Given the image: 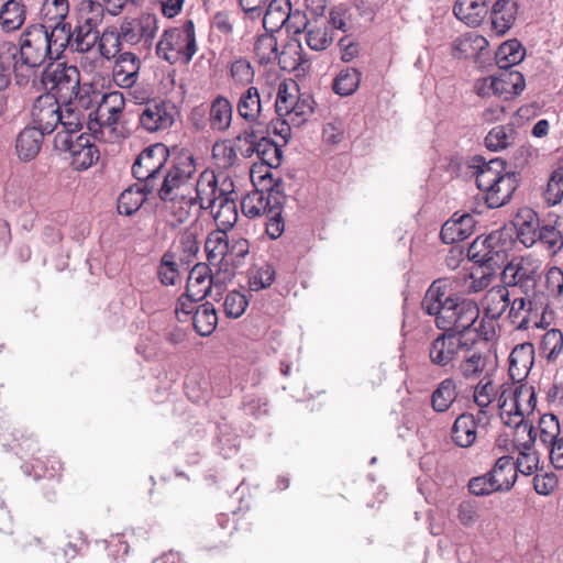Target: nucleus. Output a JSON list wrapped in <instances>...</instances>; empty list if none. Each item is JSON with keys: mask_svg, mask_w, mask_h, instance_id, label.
Segmentation results:
<instances>
[{"mask_svg": "<svg viewBox=\"0 0 563 563\" xmlns=\"http://www.w3.org/2000/svg\"><path fill=\"white\" fill-rule=\"evenodd\" d=\"M249 252L250 244L246 239L229 241L228 263L231 262L234 266H240Z\"/></svg>", "mask_w": 563, "mask_h": 563, "instance_id": "nucleus-64", "label": "nucleus"}, {"mask_svg": "<svg viewBox=\"0 0 563 563\" xmlns=\"http://www.w3.org/2000/svg\"><path fill=\"white\" fill-rule=\"evenodd\" d=\"M210 268L207 264L198 263L189 273L186 291L197 292L198 289L211 288L212 276L209 275Z\"/></svg>", "mask_w": 563, "mask_h": 563, "instance_id": "nucleus-49", "label": "nucleus"}, {"mask_svg": "<svg viewBox=\"0 0 563 563\" xmlns=\"http://www.w3.org/2000/svg\"><path fill=\"white\" fill-rule=\"evenodd\" d=\"M114 58L113 78L115 82L123 88L132 87L139 77L141 60L131 52L119 53Z\"/></svg>", "mask_w": 563, "mask_h": 563, "instance_id": "nucleus-20", "label": "nucleus"}, {"mask_svg": "<svg viewBox=\"0 0 563 563\" xmlns=\"http://www.w3.org/2000/svg\"><path fill=\"white\" fill-rule=\"evenodd\" d=\"M503 175L501 179L498 180V187L490 189L488 195L484 197L489 209H497L507 205L519 187L521 175L518 174V170H508L507 168Z\"/></svg>", "mask_w": 563, "mask_h": 563, "instance_id": "nucleus-16", "label": "nucleus"}, {"mask_svg": "<svg viewBox=\"0 0 563 563\" xmlns=\"http://www.w3.org/2000/svg\"><path fill=\"white\" fill-rule=\"evenodd\" d=\"M519 456L515 461V465L517 467L518 473L523 476H529L534 472L541 471L539 468L540 455L537 451H526L525 449H520Z\"/></svg>", "mask_w": 563, "mask_h": 563, "instance_id": "nucleus-53", "label": "nucleus"}, {"mask_svg": "<svg viewBox=\"0 0 563 563\" xmlns=\"http://www.w3.org/2000/svg\"><path fill=\"white\" fill-rule=\"evenodd\" d=\"M239 115L247 123H256L263 125L258 120L262 115L263 107L260 91L256 87L251 86L242 92L236 104Z\"/></svg>", "mask_w": 563, "mask_h": 563, "instance_id": "nucleus-25", "label": "nucleus"}, {"mask_svg": "<svg viewBox=\"0 0 563 563\" xmlns=\"http://www.w3.org/2000/svg\"><path fill=\"white\" fill-rule=\"evenodd\" d=\"M196 173L194 154L184 147L174 146V156L170 164L162 172L159 180L153 183V196L167 205L180 194L194 189L190 179Z\"/></svg>", "mask_w": 563, "mask_h": 563, "instance_id": "nucleus-2", "label": "nucleus"}, {"mask_svg": "<svg viewBox=\"0 0 563 563\" xmlns=\"http://www.w3.org/2000/svg\"><path fill=\"white\" fill-rule=\"evenodd\" d=\"M136 26L139 32V41L142 38L146 44H151L158 29L156 15L151 13L142 14L136 20Z\"/></svg>", "mask_w": 563, "mask_h": 563, "instance_id": "nucleus-60", "label": "nucleus"}, {"mask_svg": "<svg viewBox=\"0 0 563 563\" xmlns=\"http://www.w3.org/2000/svg\"><path fill=\"white\" fill-rule=\"evenodd\" d=\"M307 12L300 10L292 11L289 19L290 26L294 29L295 34L308 31L307 27L311 20H317V9L314 8V0H305Z\"/></svg>", "mask_w": 563, "mask_h": 563, "instance_id": "nucleus-51", "label": "nucleus"}, {"mask_svg": "<svg viewBox=\"0 0 563 563\" xmlns=\"http://www.w3.org/2000/svg\"><path fill=\"white\" fill-rule=\"evenodd\" d=\"M265 205H267V214H282L286 201L284 194L283 179L276 180L271 186L266 187Z\"/></svg>", "mask_w": 563, "mask_h": 563, "instance_id": "nucleus-48", "label": "nucleus"}, {"mask_svg": "<svg viewBox=\"0 0 563 563\" xmlns=\"http://www.w3.org/2000/svg\"><path fill=\"white\" fill-rule=\"evenodd\" d=\"M276 272L272 264L254 265L249 273V286L252 291L268 288L275 280Z\"/></svg>", "mask_w": 563, "mask_h": 563, "instance_id": "nucleus-40", "label": "nucleus"}, {"mask_svg": "<svg viewBox=\"0 0 563 563\" xmlns=\"http://www.w3.org/2000/svg\"><path fill=\"white\" fill-rule=\"evenodd\" d=\"M99 158V150L95 143L71 157V166L76 170L88 169Z\"/></svg>", "mask_w": 563, "mask_h": 563, "instance_id": "nucleus-61", "label": "nucleus"}, {"mask_svg": "<svg viewBox=\"0 0 563 563\" xmlns=\"http://www.w3.org/2000/svg\"><path fill=\"white\" fill-rule=\"evenodd\" d=\"M205 251L209 264H228L229 239L223 230L209 233L205 242Z\"/></svg>", "mask_w": 563, "mask_h": 563, "instance_id": "nucleus-31", "label": "nucleus"}, {"mask_svg": "<svg viewBox=\"0 0 563 563\" xmlns=\"http://www.w3.org/2000/svg\"><path fill=\"white\" fill-rule=\"evenodd\" d=\"M488 475L497 481V485L499 484L501 486V493L510 492L518 478V471L514 457L503 455L497 459L494 466L488 471Z\"/></svg>", "mask_w": 563, "mask_h": 563, "instance_id": "nucleus-28", "label": "nucleus"}, {"mask_svg": "<svg viewBox=\"0 0 563 563\" xmlns=\"http://www.w3.org/2000/svg\"><path fill=\"white\" fill-rule=\"evenodd\" d=\"M511 223H516L518 241L526 247H531L537 242L540 225L539 217L533 209L520 208Z\"/></svg>", "mask_w": 563, "mask_h": 563, "instance_id": "nucleus-22", "label": "nucleus"}, {"mask_svg": "<svg viewBox=\"0 0 563 563\" xmlns=\"http://www.w3.org/2000/svg\"><path fill=\"white\" fill-rule=\"evenodd\" d=\"M488 355H484L481 352H473L460 362L457 371L466 378L478 377L486 367Z\"/></svg>", "mask_w": 563, "mask_h": 563, "instance_id": "nucleus-43", "label": "nucleus"}, {"mask_svg": "<svg viewBox=\"0 0 563 563\" xmlns=\"http://www.w3.org/2000/svg\"><path fill=\"white\" fill-rule=\"evenodd\" d=\"M457 518L464 527L474 526L478 519V505L475 500H463L457 508Z\"/></svg>", "mask_w": 563, "mask_h": 563, "instance_id": "nucleus-63", "label": "nucleus"}, {"mask_svg": "<svg viewBox=\"0 0 563 563\" xmlns=\"http://www.w3.org/2000/svg\"><path fill=\"white\" fill-rule=\"evenodd\" d=\"M457 397L456 384L453 378L443 379L431 395L432 409L438 413L449 410Z\"/></svg>", "mask_w": 563, "mask_h": 563, "instance_id": "nucleus-37", "label": "nucleus"}, {"mask_svg": "<svg viewBox=\"0 0 563 563\" xmlns=\"http://www.w3.org/2000/svg\"><path fill=\"white\" fill-rule=\"evenodd\" d=\"M258 146V158L263 165H266L268 168H277L280 166L283 159L282 145L277 144L269 136H261Z\"/></svg>", "mask_w": 563, "mask_h": 563, "instance_id": "nucleus-42", "label": "nucleus"}, {"mask_svg": "<svg viewBox=\"0 0 563 563\" xmlns=\"http://www.w3.org/2000/svg\"><path fill=\"white\" fill-rule=\"evenodd\" d=\"M152 195V190L144 188V184L137 181L125 189L118 199V211L120 214L130 217L134 214Z\"/></svg>", "mask_w": 563, "mask_h": 563, "instance_id": "nucleus-26", "label": "nucleus"}, {"mask_svg": "<svg viewBox=\"0 0 563 563\" xmlns=\"http://www.w3.org/2000/svg\"><path fill=\"white\" fill-rule=\"evenodd\" d=\"M174 156V146L168 147L163 143L146 146L135 158L132 165V175L144 184L147 190L153 189V183L159 180L166 164H170Z\"/></svg>", "mask_w": 563, "mask_h": 563, "instance_id": "nucleus-4", "label": "nucleus"}, {"mask_svg": "<svg viewBox=\"0 0 563 563\" xmlns=\"http://www.w3.org/2000/svg\"><path fill=\"white\" fill-rule=\"evenodd\" d=\"M81 112L67 109V122L58 130L54 137V148L60 153H69L70 157L91 145L92 136L80 132L82 129Z\"/></svg>", "mask_w": 563, "mask_h": 563, "instance_id": "nucleus-7", "label": "nucleus"}, {"mask_svg": "<svg viewBox=\"0 0 563 563\" xmlns=\"http://www.w3.org/2000/svg\"><path fill=\"white\" fill-rule=\"evenodd\" d=\"M234 190L230 192L220 191V196L212 198L209 200L207 209H213L217 201H219L218 210L213 214V219L217 223L218 230H223L225 232L230 231L238 221V209L236 203L234 201L233 195Z\"/></svg>", "mask_w": 563, "mask_h": 563, "instance_id": "nucleus-18", "label": "nucleus"}, {"mask_svg": "<svg viewBox=\"0 0 563 563\" xmlns=\"http://www.w3.org/2000/svg\"><path fill=\"white\" fill-rule=\"evenodd\" d=\"M476 223L473 214L456 211L450 220L443 223L440 239L444 244L464 241L475 232Z\"/></svg>", "mask_w": 563, "mask_h": 563, "instance_id": "nucleus-13", "label": "nucleus"}, {"mask_svg": "<svg viewBox=\"0 0 563 563\" xmlns=\"http://www.w3.org/2000/svg\"><path fill=\"white\" fill-rule=\"evenodd\" d=\"M44 134L33 126L24 128L18 135L15 141V151L19 158L23 162L34 159L42 147Z\"/></svg>", "mask_w": 563, "mask_h": 563, "instance_id": "nucleus-24", "label": "nucleus"}, {"mask_svg": "<svg viewBox=\"0 0 563 563\" xmlns=\"http://www.w3.org/2000/svg\"><path fill=\"white\" fill-rule=\"evenodd\" d=\"M421 308L426 314L435 318L439 330L453 333L456 339H463L479 317L476 301L455 291L448 278L432 282L421 301Z\"/></svg>", "mask_w": 563, "mask_h": 563, "instance_id": "nucleus-1", "label": "nucleus"}, {"mask_svg": "<svg viewBox=\"0 0 563 563\" xmlns=\"http://www.w3.org/2000/svg\"><path fill=\"white\" fill-rule=\"evenodd\" d=\"M173 216L179 223H185L191 217L196 219L200 216L201 209H207L202 205V199L198 188L189 189L180 194L175 200L167 203Z\"/></svg>", "mask_w": 563, "mask_h": 563, "instance_id": "nucleus-15", "label": "nucleus"}, {"mask_svg": "<svg viewBox=\"0 0 563 563\" xmlns=\"http://www.w3.org/2000/svg\"><path fill=\"white\" fill-rule=\"evenodd\" d=\"M464 165L472 169V175L475 177L476 187L485 196L488 195L490 189L498 187V180L504 176L503 174L508 168V162L501 157H494L489 161L482 155L468 156L464 159Z\"/></svg>", "mask_w": 563, "mask_h": 563, "instance_id": "nucleus-8", "label": "nucleus"}, {"mask_svg": "<svg viewBox=\"0 0 563 563\" xmlns=\"http://www.w3.org/2000/svg\"><path fill=\"white\" fill-rule=\"evenodd\" d=\"M525 57L526 48L516 37L503 42L495 52V62L498 68H514Z\"/></svg>", "mask_w": 563, "mask_h": 563, "instance_id": "nucleus-29", "label": "nucleus"}, {"mask_svg": "<svg viewBox=\"0 0 563 563\" xmlns=\"http://www.w3.org/2000/svg\"><path fill=\"white\" fill-rule=\"evenodd\" d=\"M299 42L288 43L282 52H278L277 38L271 32L257 36L254 44V54L261 65H268L277 62L282 69H287L286 57L291 52H297Z\"/></svg>", "mask_w": 563, "mask_h": 563, "instance_id": "nucleus-11", "label": "nucleus"}, {"mask_svg": "<svg viewBox=\"0 0 563 563\" xmlns=\"http://www.w3.org/2000/svg\"><path fill=\"white\" fill-rule=\"evenodd\" d=\"M233 107L223 96L216 97L210 106L209 121L212 130L227 131L232 122Z\"/></svg>", "mask_w": 563, "mask_h": 563, "instance_id": "nucleus-32", "label": "nucleus"}, {"mask_svg": "<svg viewBox=\"0 0 563 563\" xmlns=\"http://www.w3.org/2000/svg\"><path fill=\"white\" fill-rule=\"evenodd\" d=\"M20 60L29 68L42 66L46 59L57 60L46 42V29L43 24H32L20 36Z\"/></svg>", "mask_w": 563, "mask_h": 563, "instance_id": "nucleus-6", "label": "nucleus"}, {"mask_svg": "<svg viewBox=\"0 0 563 563\" xmlns=\"http://www.w3.org/2000/svg\"><path fill=\"white\" fill-rule=\"evenodd\" d=\"M34 461H35V463L32 464V468L34 471V477L36 479L41 478V477L51 479V478H55L56 476H58V472L62 468V463L57 459H55V457L48 459L47 463L49 465H47L43 461L42 456H35Z\"/></svg>", "mask_w": 563, "mask_h": 563, "instance_id": "nucleus-59", "label": "nucleus"}, {"mask_svg": "<svg viewBox=\"0 0 563 563\" xmlns=\"http://www.w3.org/2000/svg\"><path fill=\"white\" fill-rule=\"evenodd\" d=\"M476 339L471 342L461 338H454L453 333L442 331L430 344L429 357L432 364L440 366L448 372L454 368L453 361L457 357L460 350L472 351Z\"/></svg>", "mask_w": 563, "mask_h": 563, "instance_id": "nucleus-9", "label": "nucleus"}, {"mask_svg": "<svg viewBox=\"0 0 563 563\" xmlns=\"http://www.w3.org/2000/svg\"><path fill=\"white\" fill-rule=\"evenodd\" d=\"M360 82L361 73L355 68H346L333 79L332 89L336 95L347 97L357 90Z\"/></svg>", "mask_w": 563, "mask_h": 563, "instance_id": "nucleus-39", "label": "nucleus"}, {"mask_svg": "<svg viewBox=\"0 0 563 563\" xmlns=\"http://www.w3.org/2000/svg\"><path fill=\"white\" fill-rule=\"evenodd\" d=\"M517 136L512 123L494 126L485 136L484 144L490 152H500L514 144Z\"/></svg>", "mask_w": 563, "mask_h": 563, "instance_id": "nucleus-34", "label": "nucleus"}, {"mask_svg": "<svg viewBox=\"0 0 563 563\" xmlns=\"http://www.w3.org/2000/svg\"><path fill=\"white\" fill-rule=\"evenodd\" d=\"M218 314L214 306L206 301L197 306L192 316V325L200 336H209L217 328Z\"/></svg>", "mask_w": 563, "mask_h": 563, "instance_id": "nucleus-33", "label": "nucleus"}, {"mask_svg": "<svg viewBox=\"0 0 563 563\" xmlns=\"http://www.w3.org/2000/svg\"><path fill=\"white\" fill-rule=\"evenodd\" d=\"M467 489L471 495L476 497L501 493V486L499 484L497 485V481L493 479L492 476L488 475V472L470 478Z\"/></svg>", "mask_w": 563, "mask_h": 563, "instance_id": "nucleus-47", "label": "nucleus"}, {"mask_svg": "<svg viewBox=\"0 0 563 563\" xmlns=\"http://www.w3.org/2000/svg\"><path fill=\"white\" fill-rule=\"evenodd\" d=\"M519 5L516 0H496L493 4L489 19L492 30L497 36H504L515 24Z\"/></svg>", "mask_w": 563, "mask_h": 563, "instance_id": "nucleus-17", "label": "nucleus"}, {"mask_svg": "<svg viewBox=\"0 0 563 563\" xmlns=\"http://www.w3.org/2000/svg\"><path fill=\"white\" fill-rule=\"evenodd\" d=\"M25 21V5L22 0H8L0 10V24L5 32L19 30Z\"/></svg>", "mask_w": 563, "mask_h": 563, "instance_id": "nucleus-35", "label": "nucleus"}, {"mask_svg": "<svg viewBox=\"0 0 563 563\" xmlns=\"http://www.w3.org/2000/svg\"><path fill=\"white\" fill-rule=\"evenodd\" d=\"M104 15V8L99 1L81 0L76 12V23L98 31Z\"/></svg>", "mask_w": 563, "mask_h": 563, "instance_id": "nucleus-36", "label": "nucleus"}, {"mask_svg": "<svg viewBox=\"0 0 563 563\" xmlns=\"http://www.w3.org/2000/svg\"><path fill=\"white\" fill-rule=\"evenodd\" d=\"M479 420L476 421L475 416L470 412L461 413L452 424L451 439L453 443L460 448H470L476 440V429Z\"/></svg>", "mask_w": 563, "mask_h": 563, "instance_id": "nucleus-23", "label": "nucleus"}, {"mask_svg": "<svg viewBox=\"0 0 563 563\" xmlns=\"http://www.w3.org/2000/svg\"><path fill=\"white\" fill-rule=\"evenodd\" d=\"M179 35V31L177 29L165 30L162 38L156 45V54L158 57L165 59L169 64H175L178 59L177 53L173 52V38Z\"/></svg>", "mask_w": 563, "mask_h": 563, "instance_id": "nucleus-55", "label": "nucleus"}, {"mask_svg": "<svg viewBox=\"0 0 563 563\" xmlns=\"http://www.w3.org/2000/svg\"><path fill=\"white\" fill-rule=\"evenodd\" d=\"M42 82L48 90L46 96L62 103H70L80 92V74L76 66L58 63L54 68L46 67Z\"/></svg>", "mask_w": 563, "mask_h": 563, "instance_id": "nucleus-5", "label": "nucleus"}, {"mask_svg": "<svg viewBox=\"0 0 563 563\" xmlns=\"http://www.w3.org/2000/svg\"><path fill=\"white\" fill-rule=\"evenodd\" d=\"M99 51L100 54L107 58H114L120 53V35L117 31H107L99 35Z\"/></svg>", "mask_w": 563, "mask_h": 563, "instance_id": "nucleus-54", "label": "nucleus"}, {"mask_svg": "<svg viewBox=\"0 0 563 563\" xmlns=\"http://www.w3.org/2000/svg\"><path fill=\"white\" fill-rule=\"evenodd\" d=\"M209 292V287L205 289H198L197 292H188L181 295L176 303L175 313L180 322H185L186 319L181 318V314L188 317L195 314L196 303L202 300Z\"/></svg>", "mask_w": 563, "mask_h": 563, "instance_id": "nucleus-45", "label": "nucleus"}, {"mask_svg": "<svg viewBox=\"0 0 563 563\" xmlns=\"http://www.w3.org/2000/svg\"><path fill=\"white\" fill-rule=\"evenodd\" d=\"M533 489L538 495L549 496L558 487V476L553 472L540 473L538 471L532 479Z\"/></svg>", "mask_w": 563, "mask_h": 563, "instance_id": "nucleus-58", "label": "nucleus"}, {"mask_svg": "<svg viewBox=\"0 0 563 563\" xmlns=\"http://www.w3.org/2000/svg\"><path fill=\"white\" fill-rule=\"evenodd\" d=\"M46 29V42L53 52V57L59 59L66 48L70 46L71 23L67 18L59 15L54 23L44 24Z\"/></svg>", "mask_w": 563, "mask_h": 563, "instance_id": "nucleus-19", "label": "nucleus"}, {"mask_svg": "<svg viewBox=\"0 0 563 563\" xmlns=\"http://www.w3.org/2000/svg\"><path fill=\"white\" fill-rule=\"evenodd\" d=\"M71 33L69 49L78 53L89 52L99 37V31H93L78 23L71 26Z\"/></svg>", "mask_w": 563, "mask_h": 563, "instance_id": "nucleus-38", "label": "nucleus"}, {"mask_svg": "<svg viewBox=\"0 0 563 563\" xmlns=\"http://www.w3.org/2000/svg\"><path fill=\"white\" fill-rule=\"evenodd\" d=\"M498 69V74L489 76V79H492L490 88L495 90V96L509 101L521 95L526 88V79L522 73L514 68Z\"/></svg>", "mask_w": 563, "mask_h": 563, "instance_id": "nucleus-12", "label": "nucleus"}, {"mask_svg": "<svg viewBox=\"0 0 563 563\" xmlns=\"http://www.w3.org/2000/svg\"><path fill=\"white\" fill-rule=\"evenodd\" d=\"M174 123V117L164 102L148 103L140 114V124L147 132L166 130Z\"/></svg>", "mask_w": 563, "mask_h": 563, "instance_id": "nucleus-21", "label": "nucleus"}, {"mask_svg": "<svg viewBox=\"0 0 563 563\" xmlns=\"http://www.w3.org/2000/svg\"><path fill=\"white\" fill-rule=\"evenodd\" d=\"M291 15L290 0H272L263 16V26L266 32H278Z\"/></svg>", "mask_w": 563, "mask_h": 563, "instance_id": "nucleus-27", "label": "nucleus"}, {"mask_svg": "<svg viewBox=\"0 0 563 563\" xmlns=\"http://www.w3.org/2000/svg\"><path fill=\"white\" fill-rule=\"evenodd\" d=\"M60 103L51 96H40L32 108L33 128L38 129L44 135L53 133L58 126L67 122V112L63 113Z\"/></svg>", "mask_w": 563, "mask_h": 563, "instance_id": "nucleus-10", "label": "nucleus"}, {"mask_svg": "<svg viewBox=\"0 0 563 563\" xmlns=\"http://www.w3.org/2000/svg\"><path fill=\"white\" fill-rule=\"evenodd\" d=\"M518 241L516 223L508 221L487 235H478L468 246L466 257L471 262L489 263L503 266Z\"/></svg>", "mask_w": 563, "mask_h": 563, "instance_id": "nucleus-3", "label": "nucleus"}, {"mask_svg": "<svg viewBox=\"0 0 563 563\" xmlns=\"http://www.w3.org/2000/svg\"><path fill=\"white\" fill-rule=\"evenodd\" d=\"M510 305L509 291L505 286H494L484 298V318L498 320Z\"/></svg>", "mask_w": 563, "mask_h": 563, "instance_id": "nucleus-30", "label": "nucleus"}, {"mask_svg": "<svg viewBox=\"0 0 563 563\" xmlns=\"http://www.w3.org/2000/svg\"><path fill=\"white\" fill-rule=\"evenodd\" d=\"M241 407L245 415L256 419L268 413V400L255 395H246L243 398Z\"/></svg>", "mask_w": 563, "mask_h": 563, "instance_id": "nucleus-57", "label": "nucleus"}, {"mask_svg": "<svg viewBox=\"0 0 563 563\" xmlns=\"http://www.w3.org/2000/svg\"><path fill=\"white\" fill-rule=\"evenodd\" d=\"M508 376L512 384L521 383L529 375L534 363V346L530 342L518 344L509 357Z\"/></svg>", "mask_w": 563, "mask_h": 563, "instance_id": "nucleus-14", "label": "nucleus"}, {"mask_svg": "<svg viewBox=\"0 0 563 563\" xmlns=\"http://www.w3.org/2000/svg\"><path fill=\"white\" fill-rule=\"evenodd\" d=\"M540 441L549 446L554 441L560 440V422L554 413H544L539 419Z\"/></svg>", "mask_w": 563, "mask_h": 563, "instance_id": "nucleus-46", "label": "nucleus"}, {"mask_svg": "<svg viewBox=\"0 0 563 563\" xmlns=\"http://www.w3.org/2000/svg\"><path fill=\"white\" fill-rule=\"evenodd\" d=\"M475 272L471 273L472 283L470 289L474 292L484 290L490 285L493 278L496 277L497 272L501 266L489 265V263L473 262Z\"/></svg>", "mask_w": 563, "mask_h": 563, "instance_id": "nucleus-41", "label": "nucleus"}, {"mask_svg": "<svg viewBox=\"0 0 563 563\" xmlns=\"http://www.w3.org/2000/svg\"><path fill=\"white\" fill-rule=\"evenodd\" d=\"M540 350L548 351V362H554L563 350V333L559 329H550L540 342Z\"/></svg>", "mask_w": 563, "mask_h": 563, "instance_id": "nucleus-50", "label": "nucleus"}, {"mask_svg": "<svg viewBox=\"0 0 563 563\" xmlns=\"http://www.w3.org/2000/svg\"><path fill=\"white\" fill-rule=\"evenodd\" d=\"M314 103L316 102L311 96H308L306 98L303 96H299L296 102L294 101V104L291 106L292 122L297 125L303 123L307 120V117L313 113Z\"/></svg>", "mask_w": 563, "mask_h": 563, "instance_id": "nucleus-62", "label": "nucleus"}, {"mask_svg": "<svg viewBox=\"0 0 563 563\" xmlns=\"http://www.w3.org/2000/svg\"><path fill=\"white\" fill-rule=\"evenodd\" d=\"M249 306V299L239 290H232L227 294L223 302L224 313L228 318H240Z\"/></svg>", "mask_w": 563, "mask_h": 563, "instance_id": "nucleus-52", "label": "nucleus"}, {"mask_svg": "<svg viewBox=\"0 0 563 563\" xmlns=\"http://www.w3.org/2000/svg\"><path fill=\"white\" fill-rule=\"evenodd\" d=\"M486 45H488V42L484 36L474 32H467L463 37H457L453 42V49L457 52L454 56L457 58H467L470 49L482 51Z\"/></svg>", "mask_w": 563, "mask_h": 563, "instance_id": "nucleus-44", "label": "nucleus"}, {"mask_svg": "<svg viewBox=\"0 0 563 563\" xmlns=\"http://www.w3.org/2000/svg\"><path fill=\"white\" fill-rule=\"evenodd\" d=\"M537 240H540L554 253L563 247V235L554 225L545 224L539 227Z\"/></svg>", "mask_w": 563, "mask_h": 563, "instance_id": "nucleus-56", "label": "nucleus"}]
</instances>
